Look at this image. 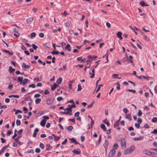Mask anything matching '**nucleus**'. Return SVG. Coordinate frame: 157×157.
<instances>
[{
    "mask_svg": "<svg viewBox=\"0 0 157 157\" xmlns=\"http://www.w3.org/2000/svg\"><path fill=\"white\" fill-rule=\"evenodd\" d=\"M135 148V147L134 145H132L130 146L129 149H127L125 150L124 154V155L129 154L133 151Z\"/></svg>",
    "mask_w": 157,
    "mask_h": 157,
    "instance_id": "obj_1",
    "label": "nucleus"
},
{
    "mask_svg": "<svg viewBox=\"0 0 157 157\" xmlns=\"http://www.w3.org/2000/svg\"><path fill=\"white\" fill-rule=\"evenodd\" d=\"M43 119L40 123V124L43 127L45 126L46 120H48L49 119V117L47 116H44L42 117Z\"/></svg>",
    "mask_w": 157,
    "mask_h": 157,
    "instance_id": "obj_2",
    "label": "nucleus"
},
{
    "mask_svg": "<svg viewBox=\"0 0 157 157\" xmlns=\"http://www.w3.org/2000/svg\"><path fill=\"white\" fill-rule=\"evenodd\" d=\"M143 151L144 154L149 156H155V155H157V153L154 152H151L147 150H144Z\"/></svg>",
    "mask_w": 157,
    "mask_h": 157,
    "instance_id": "obj_3",
    "label": "nucleus"
},
{
    "mask_svg": "<svg viewBox=\"0 0 157 157\" xmlns=\"http://www.w3.org/2000/svg\"><path fill=\"white\" fill-rule=\"evenodd\" d=\"M126 140L125 139H122L121 140V145L122 148H125L126 147Z\"/></svg>",
    "mask_w": 157,
    "mask_h": 157,
    "instance_id": "obj_4",
    "label": "nucleus"
},
{
    "mask_svg": "<svg viewBox=\"0 0 157 157\" xmlns=\"http://www.w3.org/2000/svg\"><path fill=\"white\" fill-rule=\"evenodd\" d=\"M116 151L114 149L111 150L109 153V156L110 157H113L115 155Z\"/></svg>",
    "mask_w": 157,
    "mask_h": 157,
    "instance_id": "obj_5",
    "label": "nucleus"
},
{
    "mask_svg": "<svg viewBox=\"0 0 157 157\" xmlns=\"http://www.w3.org/2000/svg\"><path fill=\"white\" fill-rule=\"evenodd\" d=\"M33 17H30L27 18L26 20V21L27 23L30 24V23L33 21Z\"/></svg>",
    "mask_w": 157,
    "mask_h": 157,
    "instance_id": "obj_6",
    "label": "nucleus"
},
{
    "mask_svg": "<svg viewBox=\"0 0 157 157\" xmlns=\"http://www.w3.org/2000/svg\"><path fill=\"white\" fill-rule=\"evenodd\" d=\"M125 118L128 119L130 121H131L132 120V116L131 114H126L125 115Z\"/></svg>",
    "mask_w": 157,
    "mask_h": 157,
    "instance_id": "obj_7",
    "label": "nucleus"
},
{
    "mask_svg": "<svg viewBox=\"0 0 157 157\" xmlns=\"http://www.w3.org/2000/svg\"><path fill=\"white\" fill-rule=\"evenodd\" d=\"M58 86V85H57L56 83H54L53 86L52 85L51 86V90H54L56 89V87Z\"/></svg>",
    "mask_w": 157,
    "mask_h": 157,
    "instance_id": "obj_8",
    "label": "nucleus"
},
{
    "mask_svg": "<svg viewBox=\"0 0 157 157\" xmlns=\"http://www.w3.org/2000/svg\"><path fill=\"white\" fill-rule=\"evenodd\" d=\"M109 145V142L107 141H105L103 146L105 149L106 151H107V147Z\"/></svg>",
    "mask_w": 157,
    "mask_h": 157,
    "instance_id": "obj_9",
    "label": "nucleus"
},
{
    "mask_svg": "<svg viewBox=\"0 0 157 157\" xmlns=\"http://www.w3.org/2000/svg\"><path fill=\"white\" fill-rule=\"evenodd\" d=\"M69 140L71 141V143H75V144H80L79 143L77 142L76 140L74 139V138H72L71 139H70Z\"/></svg>",
    "mask_w": 157,
    "mask_h": 157,
    "instance_id": "obj_10",
    "label": "nucleus"
},
{
    "mask_svg": "<svg viewBox=\"0 0 157 157\" xmlns=\"http://www.w3.org/2000/svg\"><path fill=\"white\" fill-rule=\"evenodd\" d=\"M39 130L38 128H36L34 131L33 135V137H36V133L38 132Z\"/></svg>",
    "mask_w": 157,
    "mask_h": 157,
    "instance_id": "obj_11",
    "label": "nucleus"
},
{
    "mask_svg": "<svg viewBox=\"0 0 157 157\" xmlns=\"http://www.w3.org/2000/svg\"><path fill=\"white\" fill-rule=\"evenodd\" d=\"M143 138V136H140L139 137L134 138L133 139L134 141H137L142 140Z\"/></svg>",
    "mask_w": 157,
    "mask_h": 157,
    "instance_id": "obj_12",
    "label": "nucleus"
},
{
    "mask_svg": "<svg viewBox=\"0 0 157 157\" xmlns=\"http://www.w3.org/2000/svg\"><path fill=\"white\" fill-rule=\"evenodd\" d=\"M73 152L77 155L81 153V151L79 149L78 150L75 149L73 151Z\"/></svg>",
    "mask_w": 157,
    "mask_h": 157,
    "instance_id": "obj_13",
    "label": "nucleus"
},
{
    "mask_svg": "<svg viewBox=\"0 0 157 157\" xmlns=\"http://www.w3.org/2000/svg\"><path fill=\"white\" fill-rule=\"evenodd\" d=\"M122 33L121 32H118L117 33V35L118 37L121 40L122 39V37L121 36Z\"/></svg>",
    "mask_w": 157,
    "mask_h": 157,
    "instance_id": "obj_14",
    "label": "nucleus"
},
{
    "mask_svg": "<svg viewBox=\"0 0 157 157\" xmlns=\"http://www.w3.org/2000/svg\"><path fill=\"white\" fill-rule=\"evenodd\" d=\"M22 66L25 69H28L30 67V66L29 65H26L25 63H22Z\"/></svg>",
    "mask_w": 157,
    "mask_h": 157,
    "instance_id": "obj_15",
    "label": "nucleus"
},
{
    "mask_svg": "<svg viewBox=\"0 0 157 157\" xmlns=\"http://www.w3.org/2000/svg\"><path fill=\"white\" fill-rule=\"evenodd\" d=\"M65 49L69 52H70L71 51V49L70 48V45L69 44H68L65 47Z\"/></svg>",
    "mask_w": 157,
    "mask_h": 157,
    "instance_id": "obj_16",
    "label": "nucleus"
},
{
    "mask_svg": "<svg viewBox=\"0 0 157 157\" xmlns=\"http://www.w3.org/2000/svg\"><path fill=\"white\" fill-rule=\"evenodd\" d=\"M62 82V78L61 77L59 78L56 81V83L58 84H61Z\"/></svg>",
    "mask_w": 157,
    "mask_h": 157,
    "instance_id": "obj_17",
    "label": "nucleus"
},
{
    "mask_svg": "<svg viewBox=\"0 0 157 157\" xmlns=\"http://www.w3.org/2000/svg\"><path fill=\"white\" fill-rule=\"evenodd\" d=\"M46 150L47 151H49L50 150L52 147L50 146L49 144H48L46 145Z\"/></svg>",
    "mask_w": 157,
    "mask_h": 157,
    "instance_id": "obj_18",
    "label": "nucleus"
},
{
    "mask_svg": "<svg viewBox=\"0 0 157 157\" xmlns=\"http://www.w3.org/2000/svg\"><path fill=\"white\" fill-rule=\"evenodd\" d=\"M9 71L10 73H12L13 72L15 71V69L12 68L11 66H10L9 67Z\"/></svg>",
    "mask_w": 157,
    "mask_h": 157,
    "instance_id": "obj_19",
    "label": "nucleus"
},
{
    "mask_svg": "<svg viewBox=\"0 0 157 157\" xmlns=\"http://www.w3.org/2000/svg\"><path fill=\"white\" fill-rule=\"evenodd\" d=\"M100 127L101 128L103 129L104 131L106 130V128L105 127V125L104 124H101L100 125Z\"/></svg>",
    "mask_w": 157,
    "mask_h": 157,
    "instance_id": "obj_20",
    "label": "nucleus"
},
{
    "mask_svg": "<svg viewBox=\"0 0 157 157\" xmlns=\"http://www.w3.org/2000/svg\"><path fill=\"white\" fill-rule=\"evenodd\" d=\"M52 136H53L54 137L55 140L56 141H58L60 138V137L57 136H56L54 134H52Z\"/></svg>",
    "mask_w": 157,
    "mask_h": 157,
    "instance_id": "obj_21",
    "label": "nucleus"
},
{
    "mask_svg": "<svg viewBox=\"0 0 157 157\" xmlns=\"http://www.w3.org/2000/svg\"><path fill=\"white\" fill-rule=\"evenodd\" d=\"M22 80H23V77H18L17 79V81L20 82L21 84L22 83Z\"/></svg>",
    "mask_w": 157,
    "mask_h": 157,
    "instance_id": "obj_22",
    "label": "nucleus"
},
{
    "mask_svg": "<svg viewBox=\"0 0 157 157\" xmlns=\"http://www.w3.org/2000/svg\"><path fill=\"white\" fill-rule=\"evenodd\" d=\"M46 103L48 105H50L52 104V101H51V100L49 98L47 99L46 101Z\"/></svg>",
    "mask_w": 157,
    "mask_h": 157,
    "instance_id": "obj_23",
    "label": "nucleus"
},
{
    "mask_svg": "<svg viewBox=\"0 0 157 157\" xmlns=\"http://www.w3.org/2000/svg\"><path fill=\"white\" fill-rule=\"evenodd\" d=\"M120 120V119L118 121H117L115 122L113 126L114 128H115L116 127L118 126L119 125V124L118 122Z\"/></svg>",
    "mask_w": 157,
    "mask_h": 157,
    "instance_id": "obj_24",
    "label": "nucleus"
},
{
    "mask_svg": "<svg viewBox=\"0 0 157 157\" xmlns=\"http://www.w3.org/2000/svg\"><path fill=\"white\" fill-rule=\"evenodd\" d=\"M41 101V99L37 98L35 100V103L36 104H38Z\"/></svg>",
    "mask_w": 157,
    "mask_h": 157,
    "instance_id": "obj_25",
    "label": "nucleus"
},
{
    "mask_svg": "<svg viewBox=\"0 0 157 157\" xmlns=\"http://www.w3.org/2000/svg\"><path fill=\"white\" fill-rule=\"evenodd\" d=\"M28 79L27 78H25L23 80V81L22 82V83L23 85H25L28 82Z\"/></svg>",
    "mask_w": 157,
    "mask_h": 157,
    "instance_id": "obj_26",
    "label": "nucleus"
},
{
    "mask_svg": "<svg viewBox=\"0 0 157 157\" xmlns=\"http://www.w3.org/2000/svg\"><path fill=\"white\" fill-rule=\"evenodd\" d=\"M108 53H107L105 54V56H103L102 57L103 58H104L105 57H106L107 61H106V62H105V63H106L108 61Z\"/></svg>",
    "mask_w": 157,
    "mask_h": 157,
    "instance_id": "obj_27",
    "label": "nucleus"
},
{
    "mask_svg": "<svg viewBox=\"0 0 157 157\" xmlns=\"http://www.w3.org/2000/svg\"><path fill=\"white\" fill-rule=\"evenodd\" d=\"M82 89V88L81 85L79 84L78 85L77 91H81Z\"/></svg>",
    "mask_w": 157,
    "mask_h": 157,
    "instance_id": "obj_28",
    "label": "nucleus"
},
{
    "mask_svg": "<svg viewBox=\"0 0 157 157\" xmlns=\"http://www.w3.org/2000/svg\"><path fill=\"white\" fill-rule=\"evenodd\" d=\"M144 39L145 40H147L148 41H149L150 40V39L148 38L147 36L146 35H144Z\"/></svg>",
    "mask_w": 157,
    "mask_h": 157,
    "instance_id": "obj_29",
    "label": "nucleus"
},
{
    "mask_svg": "<svg viewBox=\"0 0 157 157\" xmlns=\"http://www.w3.org/2000/svg\"><path fill=\"white\" fill-rule=\"evenodd\" d=\"M52 54L53 55H55V54H58L59 52L58 51H56L55 50L53 51L52 52H51Z\"/></svg>",
    "mask_w": 157,
    "mask_h": 157,
    "instance_id": "obj_30",
    "label": "nucleus"
},
{
    "mask_svg": "<svg viewBox=\"0 0 157 157\" xmlns=\"http://www.w3.org/2000/svg\"><path fill=\"white\" fill-rule=\"evenodd\" d=\"M103 122L106 124L108 126H109L110 125L109 122L107 121H106L105 120H104Z\"/></svg>",
    "mask_w": 157,
    "mask_h": 157,
    "instance_id": "obj_31",
    "label": "nucleus"
},
{
    "mask_svg": "<svg viewBox=\"0 0 157 157\" xmlns=\"http://www.w3.org/2000/svg\"><path fill=\"white\" fill-rule=\"evenodd\" d=\"M64 110H65V111L67 110L68 111L70 112H72V109L71 107H68L66 109H64Z\"/></svg>",
    "mask_w": 157,
    "mask_h": 157,
    "instance_id": "obj_32",
    "label": "nucleus"
},
{
    "mask_svg": "<svg viewBox=\"0 0 157 157\" xmlns=\"http://www.w3.org/2000/svg\"><path fill=\"white\" fill-rule=\"evenodd\" d=\"M152 122L155 123L157 121V118L156 117H154L151 120Z\"/></svg>",
    "mask_w": 157,
    "mask_h": 157,
    "instance_id": "obj_33",
    "label": "nucleus"
},
{
    "mask_svg": "<svg viewBox=\"0 0 157 157\" xmlns=\"http://www.w3.org/2000/svg\"><path fill=\"white\" fill-rule=\"evenodd\" d=\"M2 103H0V109L3 108H7V106L5 105H2Z\"/></svg>",
    "mask_w": 157,
    "mask_h": 157,
    "instance_id": "obj_34",
    "label": "nucleus"
},
{
    "mask_svg": "<svg viewBox=\"0 0 157 157\" xmlns=\"http://www.w3.org/2000/svg\"><path fill=\"white\" fill-rule=\"evenodd\" d=\"M12 97H13L14 98H19V96L18 95H10V96H9V97L10 98H11Z\"/></svg>",
    "mask_w": 157,
    "mask_h": 157,
    "instance_id": "obj_35",
    "label": "nucleus"
},
{
    "mask_svg": "<svg viewBox=\"0 0 157 157\" xmlns=\"http://www.w3.org/2000/svg\"><path fill=\"white\" fill-rule=\"evenodd\" d=\"M140 4L142 6H144V5L145 4V3L144 1H142L140 2Z\"/></svg>",
    "mask_w": 157,
    "mask_h": 157,
    "instance_id": "obj_36",
    "label": "nucleus"
},
{
    "mask_svg": "<svg viewBox=\"0 0 157 157\" xmlns=\"http://www.w3.org/2000/svg\"><path fill=\"white\" fill-rule=\"evenodd\" d=\"M137 115L139 117H140L142 115V112L140 110L138 111Z\"/></svg>",
    "mask_w": 157,
    "mask_h": 157,
    "instance_id": "obj_37",
    "label": "nucleus"
},
{
    "mask_svg": "<svg viewBox=\"0 0 157 157\" xmlns=\"http://www.w3.org/2000/svg\"><path fill=\"white\" fill-rule=\"evenodd\" d=\"M13 87V85L11 83H10L9 84V86L8 87V89H11Z\"/></svg>",
    "mask_w": 157,
    "mask_h": 157,
    "instance_id": "obj_38",
    "label": "nucleus"
},
{
    "mask_svg": "<svg viewBox=\"0 0 157 157\" xmlns=\"http://www.w3.org/2000/svg\"><path fill=\"white\" fill-rule=\"evenodd\" d=\"M32 46L33 49H34L35 50H36L38 48L37 46L36 45L34 44H33L32 45Z\"/></svg>",
    "mask_w": 157,
    "mask_h": 157,
    "instance_id": "obj_39",
    "label": "nucleus"
},
{
    "mask_svg": "<svg viewBox=\"0 0 157 157\" xmlns=\"http://www.w3.org/2000/svg\"><path fill=\"white\" fill-rule=\"evenodd\" d=\"M29 87H32L33 88H35L36 87V85L33 84H32L29 85Z\"/></svg>",
    "mask_w": 157,
    "mask_h": 157,
    "instance_id": "obj_40",
    "label": "nucleus"
},
{
    "mask_svg": "<svg viewBox=\"0 0 157 157\" xmlns=\"http://www.w3.org/2000/svg\"><path fill=\"white\" fill-rule=\"evenodd\" d=\"M21 121L20 120H17L16 121V124L17 125L19 126L21 124Z\"/></svg>",
    "mask_w": 157,
    "mask_h": 157,
    "instance_id": "obj_41",
    "label": "nucleus"
},
{
    "mask_svg": "<svg viewBox=\"0 0 157 157\" xmlns=\"http://www.w3.org/2000/svg\"><path fill=\"white\" fill-rule=\"evenodd\" d=\"M117 84V86L116 87V88L118 90H120V85L119 84V82H118L116 83Z\"/></svg>",
    "mask_w": 157,
    "mask_h": 157,
    "instance_id": "obj_42",
    "label": "nucleus"
},
{
    "mask_svg": "<svg viewBox=\"0 0 157 157\" xmlns=\"http://www.w3.org/2000/svg\"><path fill=\"white\" fill-rule=\"evenodd\" d=\"M103 86V85H102V84L99 85L98 86V87L97 90H96V93L98 92V91L100 90V89L101 87V86Z\"/></svg>",
    "mask_w": 157,
    "mask_h": 157,
    "instance_id": "obj_43",
    "label": "nucleus"
},
{
    "mask_svg": "<svg viewBox=\"0 0 157 157\" xmlns=\"http://www.w3.org/2000/svg\"><path fill=\"white\" fill-rule=\"evenodd\" d=\"M73 128V127L72 126H68L67 128V129L68 131H72V129Z\"/></svg>",
    "mask_w": 157,
    "mask_h": 157,
    "instance_id": "obj_44",
    "label": "nucleus"
},
{
    "mask_svg": "<svg viewBox=\"0 0 157 157\" xmlns=\"http://www.w3.org/2000/svg\"><path fill=\"white\" fill-rule=\"evenodd\" d=\"M60 30H61V29L60 28H59L57 30H55V29L53 30L52 31L54 33H56L57 31L60 32Z\"/></svg>",
    "mask_w": 157,
    "mask_h": 157,
    "instance_id": "obj_45",
    "label": "nucleus"
},
{
    "mask_svg": "<svg viewBox=\"0 0 157 157\" xmlns=\"http://www.w3.org/2000/svg\"><path fill=\"white\" fill-rule=\"evenodd\" d=\"M40 147L41 148L43 149L44 148V144L43 143H40Z\"/></svg>",
    "mask_w": 157,
    "mask_h": 157,
    "instance_id": "obj_46",
    "label": "nucleus"
},
{
    "mask_svg": "<svg viewBox=\"0 0 157 157\" xmlns=\"http://www.w3.org/2000/svg\"><path fill=\"white\" fill-rule=\"evenodd\" d=\"M137 122H138V123L140 124H141L142 122V119L140 118H138Z\"/></svg>",
    "mask_w": 157,
    "mask_h": 157,
    "instance_id": "obj_47",
    "label": "nucleus"
},
{
    "mask_svg": "<svg viewBox=\"0 0 157 157\" xmlns=\"http://www.w3.org/2000/svg\"><path fill=\"white\" fill-rule=\"evenodd\" d=\"M57 100L58 101H60L61 100H63V98L61 97H59L57 98Z\"/></svg>",
    "mask_w": 157,
    "mask_h": 157,
    "instance_id": "obj_48",
    "label": "nucleus"
},
{
    "mask_svg": "<svg viewBox=\"0 0 157 157\" xmlns=\"http://www.w3.org/2000/svg\"><path fill=\"white\" fill-rule=\"evenodd\" d=\"M106 25L107 27L108 28H110L111 27V25L109 22H107L106 23Z\"/></svg>",
    "mask_w": 157,
    "mask_h": 157,
    "instance_id": "obj_49",
    "label": "nucleus"
},
{
    "mask_svg": "<svg viewBox=\"0 0 157 157\" xmlns=\"http://www.w3.org/2000/svg\"><path fill=\"white\" fill-rule=\"evenodd\" d=\"M113 147H114L115 148V149H117L118 147V144H114L113 145Z\"/></svg>",
    "mask_w": 157,
    "mask_h": 157,
    "instance_id": "obj_50",
    "label": "nucleus"
},
{
    "mask_svg": "<svg viewBox=\"0 0 157 157\" xmlns=\"http://www.w3.org/2000/svg\"><path fill=\"white\" fill-rule=\"evenodd\" d=\"M126 91L132 92L133 93H135L136 92V91L135 90H130V89L127 90Z\"/></svg>",
    "mask_w": 157,
    "mask_h": 157,
    "instance_id": "obj_51",
    "label": "nucleus"
},
{
    "mask_svg": "<svg viewBox=\"0 0 157 157\" xmlns=\"http://www.w3.org/2000/svg\"><path fill=\"white\" fill-rule=\"evenodd\" d=\"M44 93L45 94H48L50 93V92L48 90L46 89L45 90Z\"/></svg>",
    "mask_w": 157,
    "mask_h": 157,
    "instance_id": "obj_52",
    "label": "nucleus"
},
{
    "mask_svg": "<svg viewBox=\"0 0 157 157\" xmlns=\"http://www.w3.org/2000/svg\"><path fill=\"white\" fill-rule=\"evenodd\" d=\"M79 115V112H77L75 113L74 115L75 117H78Z\"/></svg>",
    "mask_w": 157,
    "mask_h": 157,
    "instance_id": "obj_53",
    "label": "nucleus"
},
{
    "mask_svg": "<svg viewBox=\"0 0 157 157\" xmlns=\"http://www.w3.org/2000/svg\"><path fill=\"white\" fill-rule=\"evenodd\" d=\"M23 111H25V113H27L28 109L25 107H23Z\"/></svg>",
    "mask_w": 157,
    "mask_h": 157,
    "instance_id": "obj_54",
    "label": "nucleus"
},
{
    "mask_svg": "<svg viewBox=\"0 0 157 157\" xmlns=\"http://www.w3.org/2000/svg\"><path fill=\"white\" fill-rule=\"evenodd\" d=\"M135 126L136 128H140V124H139V123L137 124V123H136L135 124Z\"/></svg>",
    "mask_w": 157,
    "mask_h": 157,
    "instance_id": "obj_55",
    "label": "nucleus"
},
{
    "mask_svg": "<svg viewBox=\"0 0 157 157\" xmlns=\"http://www.w3.org/2000/svg\"><path fill=\"white\" fill-rule=\"evenodd\" d=\"M39 36L41 38H43L44 37V34L43 33H41L39 34Z\"/></svg>",
    "mask_w": 157,
    "mask_h": 157,
    "instance_id": "obj_56",
    "label": "nucleus"
},
{
    "mask_svg": "<svg viewBox=\"0 0 157 157\" xmlns=\"http://www.w3.org/2000/svg\"><path fill=\"white\" fill-rule=\"evenodd\" d=\"M94 103V102H93L90 105H89L87 106V108H90V107H91L93 106V104Z\"/></svg>",
    "mask_w": 157,
    "mask_h": 157,
    "instance_id": "obj_57",
    "label": "nucleus"
},
{
    "mask_svg": "<svg viewBox=\"0 0 157 157\" xmlns=\"http://www.w3.org/2000/svg\"><path fill=\"white\" fill-rule=\"evenodd\" d=\"M128 130L129 131H133L134 129L133 127H130L128 128Z\"/></svg>",
    "mask_w": 157,
    "mask_h": 157,
    "instance_id": "obj_58",
    "label": "nucleus"
},
{
    "mask_svg": "<svg viewBox=\"0 0 157 157\" xmlns=\"http://www.w3.org/2000/svg\"><path fill=\"white\" fill-rule=\"evenodd\" d=\"M152 134H156L157 133V130L156 129H154L153 131L151 132Z\"/></svg>",
    "mask_w": 157,
    "mask_h": 157,
    "instance_id": "obj_59",
    "label": "nucleus"
},
{
    "mask_svg": "<svg viewBox=\"0 0 157 157\" xmlns=\"http://www.w3.org/2000/svg\"><path fill=\"white\" fill-rule=\"evenodd\" d=\"M40 149L38 148H36L35 150V151L37 153H39L40 152Z\"/></svg>",
    "mask_w": 157,
    "mask_h": 157,
    "instance_id": "obj_60",
    "label": "nucleus"
},
{
    "mask_svg": "<svg viewBox=\"0 0 157 157\" xmlns=\"http://www.w3.org/2000/svg\"><path fill=\"white\" fill-rule=\"evenodd\" d=\"M12 133V132L11 131H8L7 132V133L6 134V136H10Z\"/></svg>",
    "mask_w": 157,
    "mask_h": 157,
    "instance_id": "obj_61",
    "label": "nucleus"
},
{
    "mask_svg": "<svg viewBox=\"0 0 157 157\" xmlns=\"http://www.w3.org/2000/svg\"><path fill=\"white\" fill-rule=\"evenodd\" d=\"M40 96V95L39 94H35L34 96V97L35 98H38Z\"/></svg>",
    "mask_w": 157,
    "mask_h": 157,
    "instance_id": "obj_62",
    "label": "nucleus"
},
{
    "mask_svg": "<svg viewBox=\"0 0 157 157\" xmlns=\"http://www.w3.org/2000/svg\"><path fill=\"white\" fill-rule=\"evenodd\" d=\"M1 140L2 142V143H4L6 142V140L3 138H1Z\"/></svg>",
    "mask_w": 157,
    "mask_h": 157,
    "instance_id": "obj_63",
    "label": "nucleus"
},
{
    "mask_svg": "<svg viewBox=\"0 0 157 157\" xmlns=\"http://www.w3.org/2000/svg\"><path fill=\"white\" fill-rule=\"evenodd\" d=\"M22 132L23 130L22 129H21L18 131V134L20 135L22 133Z\"/></svg>",
    "mask_w": 157,
    "mask_h": 157,
    "instance_id": "obj_64",
    "label": "nucleus"
}]
</instances>
